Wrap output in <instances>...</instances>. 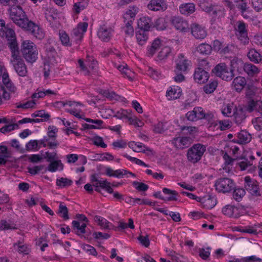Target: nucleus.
I'll return each instance as SVG.
<instances>
[{
  "instance_id": "f257e3e1",
  "label": "nucleus",
  "mask_w": 262,
  "mask_h": 262,
  "mask_svg": "<svg viewBox=\"0 0 262 262\" xmlns=\"http://www.w3.org/2000/svg\"><path fill=\"white\" fill-rule=\"evenodd\" d=\"M20 52L23 57L28 63H33L38 58V50L36 46L29 40H24L20 46Z\"/></svg>"
},
{
  "instance_id": "f03ea898",
  "label": "nucleus",
  "mask_w": 262,
  "mask_h": 262,
  "mask_svg": "<svg viewBox=\"0 0 262 262\" xmlns=\"http://www.w3.org/2000/svg\"><path fill=\"white\" fill-rule=\"evenodd\" d=\"M10 16L13 22L24 29L29 20L20 6H13L10 9Z\"/></svg>"
},
{
  "instance_id": "7ed1b4c3",
  "label": "nucleus",
  "mask_w": 262,
  "mask_h": 262,
  "mask_svg": "<svg viewBox=\"0 0 262 262\" xmlns=\"http://www.w3.org/2000/svg\"><path fill=\"white\" fill-rule=\"evenodd\" d=\"M212 72L215 76L227 81H231L234 76V69L230 68L225 63L217 64L212 70Z\"/></svg>"
},
{
  "instance_id": "20e7f679",
  "label": "nucleus",
  "mask_w": 262,
  "mask_h": 262,
  "mask_svg": "<svg viewBox=\"0 0 262 262\" xmlns=\"http://www.w3.org/2000/svg\"><path fill=\"white\" fill-rule=\"evenodd\" d=\"M206 146L200 143L193 145L187 151L188 160L192 163L199 161L206 151Z\"/></svg>"
},
{
  "instance_id": "39448f33",
  "label": "nucleus",
  "mask_w": 262,
  "mask_h": 262,
  "mask_svg": "<svg viewBox=\"0 0 262 262\" xmlns=\"http://www.w3.org/2000/svg\"><path fill=\"white\" fill-rule=\"evenodd\" d=\"M214 186L219 192L228 193L234 189L235 184L231 179L221 178L215 181Z\"/></svg>"
},
{
  "instance_id": "423d86ee",
  "label": "nucleus",
  "mask_w": 262,
  "mask_h": 262,
  "mask_svg": "<svg viewBox=\"0 0 262 262\" xmlns=\"http://www.w3.org/2000/svg\"><path fill=\"white\" fill-rule=\"evenodd\" d=\"M7 40V45L10 49L12 58L20 56V50L17 41L14 31H10L6 37Z\"/></svg>"
},
{
  "instance_id": "0eeeda50",
  "label": "nucleus",
  "mask_w": 262,
  "mask_h": 262,
  "mask_svg": "<svg viewBox=\"0 0 262 262\" xmlns=\"http://www.w3.org/2000/svg\"><path fill=\"white\" fill-rule=\"evenodd\" d=\"M175 72L187 73L191 66V62L183 54H179L175 60Z\"/></svg>"
},
{
  "instance_id": "6e6552de",
  "label": "nucleus",
  "mask_w": 262,
  "mask_h": 262,
  "mask_svg": "<svg viewBox=\"0 0 262 262\" xmlns=\"http://www.w3.org/2000/svg\"><path fill=\"white\" fill-rule=\"evenodd\" d=\"M91 181L92 183H93V186L95 187V190L97 192L101 193L100 188H102L105 189L109 193L113 192V189L111 187V183L106 179H99L96 174H93L91 177Z\"/></svg>"
},
{
  "instance_id": "1a4fd4ad",
  "label": "nucleus",
  "mask_w": 262,
  "mask_h": 262,
  "mask_svg": "<svg viewBox=\"0 0 262 262\" xmlns=\"http://www.w3.org/2000/svg\"><path fill=\"white\" fill-rule=\"evenodd\" d=\"M3 82L4 85V86L2 87L3 97L4 99L8 100L10 99L11 94L15 93L17 88L9 79L8 74L4 75Z\"/></svg>"
},
{
  "instance_id": "9d476101",
  "label": "nucleus",
  "mask_w": 262,
  "mask_h": 262,
  "mask_svg": "<svg viewBox=\"0 0 262 262\" xmlns=\"http://www.w3.org/2000/svg\"><path fill=\"white\" fill-rule=\"evenodd\" d=\"M245 188L252 195L258 196L261 195L258 183L249 177L245 178Z\"/></svg>"
},
{
  "instance_id": "9b49d317",
  "label": "nucleus",
  "mask_w": 262,
  "mask_h": 262,
  "mask_svg": "<svg viewBox=\"0 0 262 262\" xmlns=\"http://www.w3.org/2000/svg\"><path fill=\"white\" fill-rule=\"evenodd\" d=\"M15 71L19 76L25 77L27 73V67L24 61L20 56L12 58L11 59Z\"/></svg>"
},
{
  "instance_id": "f8f14e48",
  "label": "nucleus",
  "mask_w": 262,
  "mask_h": 262,
  "mask_svg": "<svg viewBox=\"0 0 262 262\" xmlns=\"http://www.w3.org/2000/svg\"><path fill=\"white\" fill-rule=\"evenodd\" d=\"M58 132V128L55 126H49L48 127V131L47 136H45L47 139L50 141L49 148L55 149L59 145V143L57 141V133Z\"/></svg>"
},
{
  "instance_id": "ddd939ff",
  "label": "nucleus",
  "mask_w": 262,
  "mask_h": 262,
  "mask_svg": "<svg viewBox=\"0 0 262 262\" xmlns=\"http://www.w3.org/2000/svg\"><path fill=\"white\" fill-rule=\"evenodd\" d=\"M24 29L30 31L36 38L41 39L44 37L45 34L42 29L31 20H29Z\"/></svg>"
},
{
  "instance_id": "4468645a",
  "label": "nucleus",
  "mask_w": 262,
  "mask_h": 262,
  "mask_svg": "<svg viewBox=\"0 0 262 262\" xmlns=\"http://www.w3.org/2000/svg\"><path fill=\"white\" fill-rule=\"evenodd\" d=\"M172 25L178 30L187 32L188 29L187 21L180 16H173L171 19Z\"/></svg>"
},
{
  "instance_id": "2eb2a0df",
  "label": "nucleus",
  "mask_w": 262,
  "mask_h": 262,
  "mask_svg": "<svg viewBox=\"0 0 262 262\" xmlns=\"http://www.w3.org/2000/svg\"><path fill=\"white\" fill-rule=\"evenodd\" d=\"M113 32L114 30L112 28L104 25L100 26L98 30L97 35L99 38L102 41L107 42L111 39Z\"/></svg>"
},
{
  "instance_id": "dca6fc26",
  "label": "nucleus",
  "mask_w": 262,
  "mask_h": 262,
  "mask_svg": "<svg viewBox=\"0 0 262 262\" xmlns=\"http://www.w3.org/2000/svg\"><path fill=\"white\" fill-rule=\"evenodd\" d=\"M193 77L195 82L200 84H203L208 80L209 74L204 69L199 67L195 70Z\"/></svg>"
},
{
  "instance_id": "f3484780",
  "label": "nucleus",
  "mask_w": 262,
  "mask_h": 262,
  "mask_svg": "<svg viewBox=\"0 0 262 262\" xmlns=\"http://www.w3.org/2000/svg\"><path fill=\"white\" fill-rule=\"evenodd\" d=\"M191 34L196 39H204L207 35L204 27L196 23H193L190 26Z\"/></svg>"
},
{
  "instance_id": "a211bd4d",
  "label": "nucleus",
  "mask_w": 262,
  "mask_h": 262,
  "mask_svg": "<svg viewBox=\"0 0 262 262\" xmlns=\"http://www.w3.org/2000/svg\"><path fill=\"white\" fill-rule=\"evenodd\" d=\"M203 108L201 107H195L192 111L188 112L186 118L190 121H196L201 120Z\"/></svg>"
},
{
  "instance_id": "6ab92c4d",
  "label": "nucleus",
  "mask_w": 262,
  "mask_h": 262,
  "mask_svg": "<svg viewBox=\"0 0 262 262\" xmlns=\"http://www.w3.org/2000/svg\"><path fill=\"white\" fill-rule=\"evenodd\" d=\"M147 8L154 11L165 10L167 8V5L165 0H150Z\"/></svg>"
},
{
  "instance_id": "aec40b11",
  "label": "nucleus",
  "mask_w": 262,
  "mask_h": 262,
  "mask_svg": "<svg viewBox=\"0 0 262 262\" xmlns=\"http://www.w3.org/2000/svg\"><path fill=\"white\" fill-rule=\"evenodd\" d=\"M224 214L229 217L237 218L241 215L240 209L232 205H226L222 209Z\"/></svg>"
},
{
  "instance_id": "412c9836",
  "label": "nucleus",
  "mask_w": 262,
  "mask_h": 262,
  "mask_svg": "<svg viewBox=\"0 0 262 262\" xmlns=\"http://www.w3.org/2000/svg\"><path fill=\"white\" fill-rule=\"evenodd\" d=\"M171 143L177 148L184 149L189 146L190 139L188 137H177L174 138L171 141Z\"/></svg>"
},
{
  "instance_id": "4be33fe9",
  "label": "nucleus",
  "mask_w": 262,
  "mask_h": 262,
  "mask_svg": "<svg viewBox=\"0 0 262 262\" xmlns=\"http://www.w3.org/2000/svg\"><path fill=\"white\" fill-rule=\"evenodd\" d=\"M138 26L140 30L148 31L153 26L151 18L148 16L141 17L138 21Z\"/></svg>"
},
{
  "instance_id": "5701e85b",
  "label": "nucleus",
  "mask_w": 262,
  "mask_h": 262,
  "mask_svg": "<svg viewBox=\"0 0 262 262\" xmlns=\"http://www.w3.org/2000/svg\"><path fill=\"white\" fill-rule=\"evenodd\" d=\"M198 202H200L204 208L206 209H212L216 204V201L213 197L210 195L200 198L198 200Z\"/></svg>"
},
{
  "instance_id": "b1692460",
  "label": "nucleus",
  "mask_w": 262,
  "mask_h": 262,
  "mask_svg": "<svg viewBox=\"0 0 262 262\" xmlns=\"http://www.w3.org/2000/svg\"><path fill=\"white\" fill-rule=\"evenodd\" d=\"M179 11L182 14L190 15L195 11V6L193 3L182 4L179 6Z\"/></svg>"
},
{
  "instance_id": "393cba45",
  "label": "nucleus",
  "mask_w": 262,
  "mask_h": 262,
  "mask_svg": "<svg viewBox=\"0 0 262 262\" xmlns=\"http://www.w3.org/2000/svg\"><path fill=\"white\" fill-rule=\"evenodd\" d=\"M251 138L250 134L245 130H242L237 134L236 142L241 144H246L250 142Z\"/></svg>"
},
{
  "instance_id": "a878e982",
  "label": "nucleus",
  "mask_w": 262,
  "mask_h": 262,
  "mask_svg": "<svg viewBox=\"0 0 262 262\" xmlns=\"http://www.w3.org/2000/svg\"><path fill=\"white\" fill-rule=\"evenodd\" d=\"M247 56L251 61L255 63H258L262 60L261 54L254 48L249 49Z\"/></svg>"
},
{
  "instance_id": "bb28decb",
  "label": "nucleus",
  "mask_w": 262,
  "mask_h": 262,
  "mask_svg": "<svg viewBox=\"0 0 262 262\" xmlns=\"http://www.w3.org/2000/svg\"><path fill=\"white\" fill-rule=\"evenodd\" d=\"M247 110L249 112L256 111L262 114V101L253 99L248 102Z\"/></svg>"
},
{
  "instance_id": "cd10ccee",
  "label": "nucleus",
  "mask_w": 262,
  "mask_h": 262,
  "mask_svg": "<svg viewBox=\"0 0 262 262\" xmlns=\"http://www.w3.org/2000/svg\"><path fill=\"white\" fill-rule=\"evenodd\" d=\"M236 108V111L234 112L235 122L236 124H241L246 118L245 110L242 107L238 106Z\"/></svg>"
},
{
  "instance_id": "c85d7f7f",
  "label": "nucleus",
  "mask_w": 262,
  "mask_h": 262,
  "mask_svg": "<svg viewBox=\"0 0 262 262\" xmlns=\"http://www.w3.org/2000/svg\"><path fill=\"white\" fill-rule=\"evenodd\" d=\"M246 84V80L245 78L242 76H238L234 79L232 85L234 86L236 91L240 92L244 89Z\"/></svg>"
},
{
  "instance_id": "c756f323",
  "label": "nucleus",
  "mask_w": 262,
  "mask_h": 262,
  "mask_svg": "<svg viewBox=\"0 0 262 262\" xmlns=\"http://www.w3.org/2000/svg\"><path fill=\"white\" fill-rule=\"evenodd\" d=\"M212 17L214 19H221L225 15V10L223 6L214 5L212 9Z\"/></svg>"
},
{
  "instance_id": "7c9ffc66",
  "label": "nucleus",
  "mask_w": 262,
  "mask_h": 262,
  "mask_svg": "<svg viewBox=\"0 0 262 262\" xmlns=\"http://www.w3.org/2000/svg\"><path fill=\"white\" fill-rule=\"evenodd\" d=\"M72 227L75 230V233L78 235H80L81 234L85 233V228L86 224L85 223H80L77 221H73L72 222Z\"/></svg>"
},
{
  "instance_id": "2f4dec72",
  "label": "nucleus",
  "mask_w": 262,
  "mask_h": 262,
  "mask_svg": "<svg viewBox=\"0 0 262 262\" xmlns=\"http://www.w3.org/2000/svg\"><path fill=\"white\" fill-rule=\"evenodd\" d=\"M45 17L47 20L50 23L56 20L58 17L57 9L53 7L48 8L45 12Z\"/></svg>"
},
{
  "instance_id": "473e14b6",
  "label": "nucleus",
  "mask_w": 262,
  "mask_h": 262,
  "mask_svg": "<svg viewBox=\"0 0 262 262\" xmlns=\"http://www.w3.org/2000/svg\"><path fill=\"white\" fill-rule=\"evenodd\" d=\"M49 162L50 164L47 169L51 172H55L58 170V169L60 170H62L63 169V165L60 160L57 159Z\"/></svg>"
},
{
  "instance_id": "72a5a7b5",
  "label": "nucleus",
  "mask_w": 262,
  "mask_h": 262,
  "mask_svg": "<svg viewBox=\"0 0 262 262\" xmlns=\"http://www.w3.org/2000/svg\"><path fill=\"white\" fill-rule=\"evenodd\" d=\"M148 36L147 31L143 30H139L136 33L137 41L139 45L141 46L144 45L146 42Z\"/></svg>"
},
{
  "instance_id": "f704fd0d",
  "label": "nucleus",
  "mask_w": 262,
  "mask_h": 262,
  "mask_svg": "<svg viewBox=\"0 0 262 262\" xmlns=\"http://www.w3.org/2000/svg\"><path fill=\"white\" fill-rule=\"evenodd\" d=\"M214 5L212 1L209 0H200L199 2L200 8L207 13H210L212 12Z\"/></svg>"
},
{
  "instance_id": "c9c22d12",
  "label": "nucleus",
  "mask_w": 262,
  "mask_h": 262,
  "mask_svg": "<svg viewBox=\"0 0 262 262\" xmlns=\"http://www.w3.org/2000/svg\"><path fill=\"white\" fill-rule=\"evenodd\" d=\"M161 45V41L159 38L153 40L151 45L148 48L147 54L149 56H152L160 48Z\"/></svg>"
},
{
  "instance_id": "e433bc0d",
  "label": "nucleus",
  "mask_w": 262,
  "mask_h": 262,
  "mask_svg": "<svg viewBox=\"0 0 262 262\" xmlns=\"http://www.w3.org/2000/svg\"><path fill=\"white\" fill-rule=\"evenodd\" d=\"M243 68L244 71L250 76H253L259 72L257 67L251 63H245Z\"/></svg>"
},
{
  "instance_id": "4c0bfd02",
  "label": "nucleus",
  "mask_w": 262,
  "mask_h": 262,
  "mask_svg": "<svg viewBox=\"0 0 262 262\" xmlns=\"http://www.w3.org/2000/svg\"><path fill=\"white\" fill-rule=\"evenodd\" d=\"M223 159L225 161L223 169L226 171L229 172L232 168L233 162L235 160L232 158L227 153H225L223 156Z\"/></svg>"
},
{
  "instance_id": "58836bf2",
  "label": "nucleus",
  "mask_w": 262,
  "mask_h": 262,
  "mask_svg": "<svg viewBox=\"0 0 262 262\" xmlns=\"http://www.w3.org/2000/svg\"><path fill=\"white\" fill-rule=\"evenodd\" d=\"M182 91L180 88H171L166 93L168 100H174L179 98L181 95Z\"/></svg>"
},
{
  "instance_id": "ea45409f",
  "label": "nucleus",
  "mask_w": 262,
  "mask_h": 262,
  "mask_svg": "<svg viewBox=\"0 0 262 262\" xmlns=\"http://www.w3.org/2000/svg\"><path fill=\"white\" fill-rule=\"evenodd\" d=\"M162 191L164 194L169 195L168 197L165 198L164 201H177L178 200V193L176 191L167 188H164Z\"/></svg>"
},
{
  "instance_id": "a19ab883",
  "label": "nucleus",
  "mask_w": 262,
  "mask_h": 262,
  "mask_svg": "<svg viewBox=\"0 0 262 262\" xmlns=\"http://www.w3.org/2000/svg\"><path fill=\"white\" fill-rule=\"evenodd\" d=\"M10 31H14L11 29L8 25H6L5 21L3 19H0V36L2 37H6L8 35Z\"/></svg>"
},
{
  "instance_id": "79ce46f5",
  "label": "nucleus",
  "mask_w": 262,
  "mask_h": 262,
  "mask_svg": "<svg viewBox=\"0 0 262 262\" xmlns=\"http://www.w3.org/2000/svg\"><path fill=\"white\" fill-rule=\"evenodd\" d=\"M95 220L98 222L99 225L104 229H110V226L112 225V224L105 219L100 216L96 215L95 216Z\"/></svg>"
},
{
  "instance_id": "37998d69",
  "label": "nucleus",
  "mask_w": 262,
  "mask_h": 262,
  "mask_svg": "<svg viewBox=\"0 0 262 262\" xmlns=\"http://www.w3.org/2000/svg\"><path fill=\"white\" fill-rule=\"evenodd\" d=\"M211 50V46L207 43H201L197 47V51L202 54H209Z\"/></svg>"
},
{
  "instance_id": "c03bdc74",
  "label": "nucleus",
  "mask_w": 262,
  "mask_h": 262,
  "mask_svg": "<svg viewBox=\"0 0 262 262\" xmlns=\"http://www.w3.org/2000/svg\"><path fill=\"white\" fill-rule=\"evenodd\" d=\"M233 260L234 262H262V259L254 255L243 257L241 259L236 258L233 259Z\"/></svg>"
},
{
  "instance_id": "a18cd8bd",
  "label": "nucleus",
  "mask_w": 262,
  "mask_h": 262,
  "mask_svg": "<svg viewBox=\"0 0 262 262\" xmlns=\"http://www.w3.org/2000/svg\"><path fill=\"white\" fill-rule=\"evenodd\" d=\"M59 35L62 45L66 47H71L72 46V43L70 41V38L64 31H59Z\"/></svg>"
},
{
  "instance_id": "49530a36",
  "label": "nucleus",
  "mask_w": 262,
  "mask_h": 262,
  "mask_svg": "<svg viewBox=\"0 0 262 262\" xmlns=\"http://www.w3.org/2000/svg\"><path fill=\"white\" fill-rule=\"evenodd\" d=\"M137 12L138 8L136 7L130 8L125 13L123 17L124 19H132L134 20Z\"/></svg>"
},
{
  "instance_id": "de8ad7c7",
  "label": "nucleus",
  "mask_w": 262,
  "mask_h": 262,
  "mask_svg": "<svg viewBox=\"0 0 262 262\" xmlns=\"http://www.w3.org/2000/svg\"><path fill=\"white\" fill-rule=\"evenodd\" d=\"M152 27H155L158 30H164L166 28V23L164 18L160 17L153 24Z\"/></svg>"
},
{
  "instance_id": "09e8293b",
  "label": "nucleus",
  "mask_w": 262,
  "mask_h": 262,
  "mask_svg": "<svg viewBox=\"0 0 262 262\" xmlns=\"http://www.w3.org/2000/svg\"><path fill=\"white\" fill-rule=\"evenodd\" d=\"M83 33L79 30L78 28H75L73 30L72 33V37L74 38V40L76 44H79L80 41L83 37Z\"/></svg>"
},
{
  "instance_id": "8fccbe9b",
  "label": "nucleus",
  "mask_w": 262,
  "mask_h": 262,
  "mask_svg": "<svg viewBox=\"0 0 262 262\" xmlns=\"http://www.w3.org/2000/svg\"><path fill=\"white\" fill-rule=\"evenodd\" d=\"M72 183L71 180L67 178H61L56 180V185L61 188L71 186Z\"/></svg>"
},
{
  "instance_id": "3c124183",
  "label": "nucleus",
  "mask_w": 262,
  "mask_h": 262,
  "mask_svg": "<svg viewBox=\"0 0 262 262\" xmlns=\"http://www.w3.org/2000/svg\"><path fill=\"white\" fill-rule=\"evenodd\" d=\"M58 213L61 214V216L64 220H67L69 219L68 208L63 204L62 202L60 203Z\"/></svg>"
},
{
  "instance_id": "603ef678",
  "label": "nucleus",
  "mask_w": 262,
  "mask_h": 262,
  "mask_svg": "<svg viewBox=\"0 0 262 262\" xmlns=\"http://www.w3.org/2000/svg\"><path fill=\"white\" fill-rule=\"evenodd\" d=\"M217 85V82L216 81H213L205 85L203 89L206 94H211L216 89Z\"/></svg>"
},
{
  "instance_id": "864d4df0",
  "label": "nucleus",
  "mask_w": 262,
  "mask_h": 262,
  "mask_svg": "<svg viewBox=\"0 0 262 262\" xmlns=\"http://www.w3.org/2000/svg\"><path fill=\"white\" fill-rule=\"evenodd\" d=\"M31 116L32 117H40L42 118V120L44 121H48L49 120L50 118V114L46 113L45 110H40L36 111L31 115Z\"/></svg>"
},
{
  "instance_id": "5fc2aeb1",
  "label": "nucleus",
  "mask_w": 262,
  "mask_h": 262,
  "mask_svg": "<svg viewBox=\"0 0 262 262\" xmlns=\"http://www.w3.org/2000/svg\"><path fill=\"white\" fill-rule=\"evenodd\" d=\"M233 107L234 105L233 103L224 104L222 110L223 115L226 117L231 116V113Z\"/></svg>"
},
{
  "instance_id": "6e6d98bb",
  "label": "nucleus",
  "mask_w": 262,
  "mask_h": 262,
  "mask_svg": "<svg viewBox=\"0 0 262 262\" xmlns=\"http://www.w3.org/2000/svg\"><path fill=\"white\" fill-rule=\"evenodd\" d=\"M171 49L169 47L163 48L158 54V57L160 60L166 59L171 53Z\"/></svg>"
},
{
  "instance_id": "4d7b16f0",
  "label": "nucleus",
  "mask_w": 262,
  "mask_h": 262,
  "mask_svg": "<svg viewBox=\"0 0 262 262\" xmlns=\"http://www.w3.org/2000/svg\"><path fill=\"white\" fill-rule=\"evenodd\" d=\"M245 194V191L243 188H237L234 189L233 193V197L235 200L239 202Z\"/></svg>"
},
{
  "instance_id": "13d9d810",
  "label": "nucleus",
  "mask_w": 262,
  "mask_h": 262,
  "mask_svg": "<svg viewBox=\"0 0 262 262\" xmlns=\"http://www.w3.org/2000/svg\"><path fill=\"white\" fill-rule=\"evenodd\" d=\"M43 159L47 160V162H52L55 160L58 159V156L56 152L46 151L44 154H42Z\"/></svg>"
},
{
  "instance_id": "bf43d9fd",
  "label": "nucleus",
  "mask_w": 262,
  "mask_h": 262,
  "mask_svg": "<svg viewBox=\"0 0 262 262\" xmlns=\"http://www.w3.org/2000/svg\"><path fill=\"white\" fill-rule=\"evenodd\" d=\"M132 184L134 187H135V188L139 191H146L149 188L147 184L142 182L134 181Z\"/></svg>"
},
{
  "instance_id": "052dcab7",
  "label": "nucleus",
  "mask_w": 262,
  "mask_h": 262,
  "mask_svg": "<svg viewBox=\"0 0 262 262\" xmlns=\"http://www.w3.org/2000/svg\"><path fill=\"white\" fill-rule=\"evenodd\" d=\"M132 113L130 110H126L121 109L116 112L115 117L120 119H126L129 113Z\"/></svg>"
},
{
  "instance_id": "680f3d73",
  "label": "nucleus",
  "mask_w": 262,
  "mask_h": 262,
  "mask_svg": "<svg viewBox=\"0 0 262 262\" xmlns=\"http://www.w3.org/2000/svg\"><path fill=\"white\" fill-rule=\"evenodd\" d=\"M147 74L152 79L157 80L162 77L161 73L157 70L149 67L147 71Z\"/></svg>"
},
{
  "instance_id": "e2e57ef3",
  "label": "nucleus",
  "mask_w": 262,
  "mask_h": 262,
  "mask_svg": "<svg viewBox=\"0 0 262 262\" xmlns=\"http://www.w3.org/2000/svg\"><path fill=\"white\" fill-rule=\"evenodd\" d=\"M18 125L16 123L14 124H10L8 125H6L4 127L0 128V132L2 133H6L7 132H10L12 130H14L15 129L18 128Z\"/></svg>"
},
{
  "instance_id": "0e129e2a",
  "label": "nucleus",
  "mask_w": 262,
  "mask_h": 262,
  "mask_svg": "<svg viewBox=\"0 0 262 262\" xmlns=\"http://www.w3.org/2000/svg\"><path fill=\"white\" fill-rule=\"evenodd\" d=\"M123 156L126 158H127L130 161L133 162L137 165L143 166L145 167H149L148 165L146 164L145 163H144L143 161L140 159H138L135 157H132L126 154H123Z\"/></svg>"
},
{
  "instance_id": "69168bd1",
  "label": "nucleus",
  "mask_w": 262,
  "mask_h": 262,
  "mask_svg": "<svg viewBox=\"0 0 262 262\" xmlns=\"http://www.w3.org/2000/svg\"><path fill=\"white\" fill-rule=\"evenodd\" d=\"M237 28L235 29L236 34L247 33L246 24L243 21H239L237 23Z\"/></svg>"
},
{
  "instance_id": "338daca9",
  "label": "nucleus",
  "mask_w": 262,
  "mask_h": 262,
  "mask_svg": "<svg viewBox=\"0 0 262 262\" xmlns=\"http://www.w3.org/2000/svg\"><path fill=\"white\" fill-rule=\"evenodd\" d=\"M241 43L244 45H247L249 42V38L248 36V32L242 34H236Z\"/></svg>"
},
{
  "instance_id": "774afa93",
  "label": "nucleus",
  "mask_w": 262,
  "mask_h": 262,
  "mask_svg": "<svg viewBox=\"0 0 262 262\" xmlns=\"http://www.w3.org/2000/svg\"><path fill=\"white\" fill-rule=\"evenodd\" d=\"M117 69L120 71L122 74L124 75L125 77H126L129 79H132V77L130 74H132V72L130 70L128 69L127 67L119 65L117 67Z\"/></svg>"
}]
</instances>
